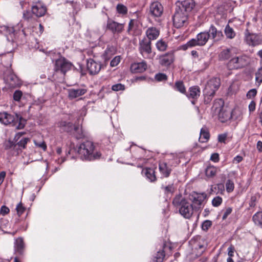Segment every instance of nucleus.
Wrapping results in <instances>:
<instances>
[{"instance_id": "f3484780", "label": "nucleus", "mask_w": 262, "mask_h": 262, "mask_svg": "<svg viewBox=\"0 0 262 262\" xmlns=\"http://www.w3.org/2000/svg\"><path fill=\"white\" fill-rule=\"evenodd\" d=\"M163 12V8L162 5L158 2L151 3L149 7V13L155 17H160Z\"/></svg>"}, {"instance_id": "6ab92c4d", "label": "nucleus", "mask_w": 262, "mask_h": 262, "mask_svg": "<svg viewBox=\"0 0 262 262\" xmlns=\"http://www.w3.org/2000/svg\"><path fill=\"white\" fill-rule=\"evenodd\" d=\"M87 92L88 89L85 86L77 89H70L68 90V97L70 99L72 100L84 95Z\"/></svg>"}, {"instance_id": "aec40b11", "label": "nucleus", "mask_w": 262, "mask_h": 262, "mask_svg": "<svg viewBox=\"0 0 262 262\" xmlns=\"http://www.w3.org/2000/svg\"><path fill=\"white\" fill-rule=\"evenodd\" d=\"M87 69L91 75L98 74L101 69V64L99 62H97L93 59L90 58L87 60Z\"/></svg>"}, {"instance_id": "423d86ee", "label": "nucleus", "mask_w": 262, "mask_h": 262, "mask_svg": "<svg viewBox=\"0 0 262 262\" xmlns=\"http://www.w3.org/2000/svg\"><path fill=\"white\" fill-rule=\"evenodd\" d=\"M0 122L5 125L15 126L17 129H23L26 124V120L21 117L16 115L15 117L6 112L0 113Z\"/></svg>"}, {"instance_id": "79ce46f5", "label": "nucleus", "mask_w": 262, "mask_h": 262, "mask_svg": "<svg viewBox=\"0 0 262 262\" xmlns=\"http://www.w3.org/2000/svg\"><path fill=\"white\" fill-rule=\"evenodd\" d=\"M16 210L18 215L20 216L26 210V208L24 207L22 203L20 202L16 206Z\"/></svg>"}, {"instance_id": "412c9836", "label": "nucleus", "mask_w": 262, "mask_h": 262, "mask_svg": "<svg viewBox=\"0 0 262 262\" xmlns=\"http://www.w3.org/2000/svg\"><path fill=\"white\" fill-rule=\"evenodd\" d=\"M226 106L224 105V101L222 98L215 99L213 102L211 108V114L213 117H215L216 114H219L220 111Z\"/></svg>"}, {"instance_id": "603ef678", "label": "nucleus", "mask_w": 262, "mask_h": 262, "mask_svg": "<svg viewBox=\"0 0 262 262\" xmlns=\"http://www.w3.org/2000/svg\"><path fill=\"white\" fill-rule=\"evenodd\" d=\"M164 190L165 193H172L174 190V188L172 185H169L168 186L162 187Z\"/></svg>"}, {"instance_id": "4d7b16f0", "label": "nucleus", "mask_w": 262, "mask_h": 262, "mask_svg": "<svg viewBox=\"0 0 262 262\" xmlns=\"http://www.w3.org/2000/svg\"><path fill=\"white\" fill-rule=\"evenodd\" d=\"M210 160L214 162L219 161V155L217 153H213L211 155Z\"/></svg>"}, {"instance_id": "7ed1b4c3", "label": "nucleus", "mask_w": 262, "mask_h": 262, "mask_svg": "<svg viewBox=\"0 0 262 262\" xmlns=\"http://www.w3.org/2000/svg\"><path fill=\"white\" fill-rule=\"evenodd\" d=\"M77 152L82 159L89 161L98 159L101 156V154L96 149L94 143L89 140L79 145Z\"/></svg>"}, {"instance_id": "a878e982", "label": "nucleus", "mask_w": 262, "mask_h": 262, "mask_svg": "<svg viewBox=\"0 0 262 262\" xmlns=\"http://www.w3.org/2000/svg\"><path fill=\"white\" fill-rule=\"evenodd\" d=\"M145 37L149 39V40L156 39L160 34V31L156 27H151L148 28L145 32Z\"/></svg>"}, {"instance_id": "4468645a", "label": "nucleus", "mask_w": 262, "mask_h": 262, "mask_svg": "<svg viewBox=\"0 0 262 262\" xmlns=\"http://www.w3.org/2000/svg\"><path fill=\"white\" fill-rule=\"evenodd\" d=\"M26 245L23 238L19 237L15 239L14 243V254L19 256H24Z\"/></svg>"}, {"instance_id": "bf43d9fd", "label": "nucleus", "mask_w": 262, "mask_h": 262, "mask_svg": "<svg viewBox=\"0 0 262 262\" xmlns=\"http://www.w3.org/2000/svg\"><path fill=\"white\" fill-rule=\"evenodd\" d=\"M234 252V247L231 245L228 248V255L229 256V257H232L233 256Z\"/></svg>"}, {"instance_id": "39448f33", "label": "nucleus", "mask_w": 262, "mask_h": 262, "mask_svg": "<svg viewBox=\"0 0 262 262\" xmlns=\"http://www.w3.org/2000/svg\"><path fill=\"white\" fill-rule=\"evenodd\" d=\"M220 85L221 81L219 78L213 77L207 81L203 90L204 102L205 104H207L210 103Z\"/></svg>"}, {"instance_id": "9b49d317", "label": "nucleus", "mask_w": 262, "mask_h": 262, "mask_svg": "<svg viewBox=\"0 0 262 262\" xmlns=\"http://www.w3.org/2000/svg\"><path fill=\"white\" fill-rule=\"evenodd\" d=\"M248 63V57L246 56H241L232 58L228 65L231 69H239L245 67Z\"/></svg>"}, {"instance_id": "09e8293b", "label": "nucleus", "mask_w": 262, "mask_h": 262, "mask_svg": "<svg viewBox=\"0 0 262 262\" xmlns=\"http://www.w3.org/2000/svg\"><path fill=\"white\" fill-rule=\"evenodd\" d=\"M212 222L210 221L206 220L202 225V228L204 231H207L211 226Z\"/></svg>"}, {"instance_id": "e2e57ef3", "label": "nucleus", "mask_w": 262, "mask_h": 262, "mask_svg": "<svg viewBox=\"0 0 262 262\" xmlns=\"http://www.w3.org/2000/svg\"><path fill=\"white\" fill-rule=\"evenodd\" d=\"M5 177H6V172L5 171L1 172V173H0V185L3 182Z\"/></svg>"}, {"instance_id": "9d476101", "label": "nucleus", "mask_w": 262, "mask_h": 262, "mask_svg": "<svg viewBox=\"0 0 262 262\" xmlns=\"http://www.w3.org/2000/svg\"><path fill=\"white\" fill-rule=\"evenodd\" d=\"M210 37V34L207 32H202L199 33L195 38L191 39L187 42L188 47H194L196 46H203L208 41Z\"/></svg>"}, {"instance_id": "0e129e2a", "label": "nucleus", "mask_w": 262, "mask_h": 262, "mask_svg": "<svg viewBox=\"0 0 262 262\" xmlns=\"http://www.w3.org/2000/svg\"><path fill=\"white\" fill-rule=\"evenodd\" d=\"M257 149L259 152L262 151V142L260 141H258L257 143Z\"/></svg>"}, {"instance_id": "4c0bfd02", "label": "nucleus", "mask_w": 262, "mask_h": 262, "mask_svg": "<svg viewBox=\"0 0 262 262\" xmlns=\"http://www.w3.org/2000/svg\"><path fill=\"white\" fill-rule=\"evenodd\" d=\"M230 51L229 49L223 50L219 55V58L221 60H227L230 57Z\"/></svg>"}, {"instance_id": "a19ab883", "label": "nucleus", "mask_w": 262, "mask_h": 262, "mask_svg": "<svg viewBox=\"0 0 262 262\" xmlns=\"http://www.w3.org/2000/svg\"><path fill=\"white\" fill-rule=\"evenodd\" d=\"M226 191L229 193L233 191L234 189V184L232 181L231 180H228L226 183Z\"/></svg>"}, {"instance_id": "13d9d810", "label": "nucleus", "mask_w": 262, "mask_h": 262, "mask_svg": "<svg viewBox=\"0 0 262 262\" xmlns=\"http://www.w3.org/2000/svg\"><path fill=\"white\" fill-rule=\"evenodd\" d=\"M227 138L226 134H221L218 136V141L221 143H225Z\"/></svg>"}, {"instance_id": "c756f323", "label": "nucleus", "mask_w": 262, "mask_h": 262, "mask_svg": "<svg viewBox=\"0 0 262 262\" xmlns=\"http://www.w3.org/2000/svg\"><path fill=\"white\" fill-rule=\"evenodd\" d=\"M210 138L209 131L206 128H202L200 131L199 141L202 143H205L208 141Z\"/></svg>"}, {"instance_id": "49530a36", "label": "nucleus", "mask_w": 262, "mask_h": 262, "mask_svg": "<svg viewBox=\"0 0 262 262\" xmlns=\"http://www.w3.org/2000/svg\"><path fill=\"white\" fill-rule=\"evenodd\" d=\"M112 90L114 91H123L125 90V86L122 84L117 83L112 85Z\"/></svg>"}, {"instance_id": "338daca9", "label": "nucleus", "mask_w": 262, "mask_h": 262, "mask_svg": "<svg viewBox=\"0 0 262 262\" xmlns=\"http://www.w3.org/2000/svg\"><path fill=\"white\" fill-rule=\"evenodd\" d=\"M30 17V13L29 12L26 11L24 13V18L28 20Z\"/></svg>"}, {"instance_id": "c9c22d12", "label": "nucleus", "mask_w": 262, "mask_h": 262, "mask_svg": "<svg viewBox=\"0 0 262 262\" xmlns=\"http://www.w3.org/2000/svg\"><path fill=\"white\" fill-rule=\"evenodd\" d=\"M156 46L158 50L161 52L165 51L168 47L167 43L162 39L158 40L156 44Z\"/></svg>"}, {"instance_id": "f03ea898", "label": "nucleus", "mask_w": 262, "mask_h": 262, "mask_svg": "<svg viewBox=\"0 0 262 262\" xmlns=\"http://www.w3.org/2000/svg\"><path fill=\"white\" fill-rule=\"evenodd\" d=\"M25 134V132H19L15 135L13 141H6L4 144L5 149L8 150L13 155H18L30 141L29 138L23 137Z\"/></svg>"}, {"instance_id": "393cba45", "label": "nucleus", "mask_w": 262, "mask_h": 262, "mask_svg": "<svg viewBox=\"0 0 262 262\" xmlns=\"http://www.w3.org/2000/svg\"><path fill=\"white\" fill-rule=\"evenodd\" d=\"M207 32L210 34V37L215 41L220 40L223 37L222 31L217 30L213 25H211L209 31Z\"/></svg>"}, {"instance_id": "4be33fe9", "label": "nucleus", "mask_w": 262, "mask_h": 262, "mask_svg": "<svg viewBox=\"0 0 262 262\" xmlns=\"http://www.w3.org/2000/svg\"><path fill=\"white\" fill-rule=\"evenodd\" d=\"M47 11L46 6L41 3L38 2L36 3L32 7V12L37 17H41L43 16Z\"/></svg>"}, {"instance_id": "2eb2a0df", "label": "nucleus", "mask_w": 262, "mask_h": 262, "mask_svg": "<svg viewBox=\"0 0 262 262\" xmlns=\"http://www.w3.org/2000/svg\"><path fill=\"white\" fill-rule=\"evenodd\" d=\"M245 40L249 46H256L262 43V37L256 34L247 32L245 34Z\"/></svg>"}, {"instance_id": "774afa93", "label": "nucleus", "mask_w": 262, "mask_h": 262, "mask_svg": "<svg viewBox=\"0 0 262 262\" xmlns=\"http://www.w3.org/2000/svg\"><path fill=\"white\" fill-rule=\"evenodd\" d=\"M257 55L258 56H259L260 58V64L262 63V49L259 50L257 53Z\"/></svg>"}, {"instance_id": "69168bd1", "label": "nucleus", "mask_w": 262, "mask_h": 262, "mask_svg": "<svg viewBox=\"0 0 262 262\" xmlns=\"http://www.w3.org/2000/svg\"><path fill=\"white\" fill-rule=\"evenodd\" d=\"M243 160L242 157L240 156H237L234 158V161H236L237 163H239Z\"/></svg>"}, {"instance_id": "ea45409f", "label": "nucleus", "mask_w": 262, "mask_h": 262, "mask_svg": "<svg viewBox=\"0 0 262 262\" xmlns=\"http://www.w3.org/2000/svg\"><path fill=\"white\" fill-rule=\"evenodd\" d=\"M155 79L157 81H165L167 80V76L164 73H159L155 75Z\"/></svg>"}, {"instance_id": "bb28decb", "label": "nucleus", "mask_w": 262, "mask_h": 262, "mask_svg": "<svg viewBox=\"0 0 262 262\" xmlns=\"http://www.w3.org/2000/svg\"><path fill=\"white\" fill-rule=\"evenodd\" d=\"M58 126L63 132H71L75 126L71 122L61 121L58 122Z\"/></svg>"}, {"instance_id": "2f4dec72", "label": "nucleus", "mask_w": 262, "mask_h": 262, "mask_svg": "<svg viewBox=\"0 0 262 262\" xmlns=\"http://www.w3.org/2000/svg\"><path fill=\"white\" fill-rule=\"evenodd\" d=\"M224 32L227 38L232 39L235 36V32L229 25L226 26Z\"/></svg>"}, {"instance_id": "7c9ffc66", "label": "nucleus", "mask_w": 262, "mask_h": 262, "mask_svg": "<svg viewBox=\"0 0 262 262\" xmlns=\"http://www.w3.org/2000/svg\"><path fill=\"white\" fill-rule=\"evenodd\" d=\"M173 88L182 94H186V88L182 81H177L174 83Z\"/></svg>"}, {"instance_id": "8fccbe9b", "label": "nucleus", "mask_w": 262, "mask_h": 262, "mask_svg": "<svg viewBox=\"0 0 262 262\" xmlns=\"http://www.w3.org/2000/svg\"><path fill=\"white\" fill-rule=\"evenodd\" d=\"M257 94V91L255 89H252L249 90L247 93L246 96L248 99L254 98Z\"/></svg>"}, {"instance_id": "c85d7f7f", "label": "nucleus", "mask_w": 262, "mask_h": 262, "mask_svg": "<svg viewBox=\"0 0 262 262\" xmlns=\"http://www.w3.org/2000/svg\"><path fill=\"white\" fill-rule=\"evenodd\" d=\"M142 172L144 173L146 178L150 182H155L156 181L157 178L155 175V170L150 168H146L142 170Z\"/></svg>"}, {"instance_id": "473e14b6", "label": "nucleus", "mask_w": 262, "mask_h": 262, "mask_svg": "<svg viewBox=\"0 0 262 262\" xmlns=\"http://www.w3.org/2000/svg\"><path fill=\"white\" fill-rule=\"evenodd\" d=\"M255 84L259 86L262 83V66L258 69L255 74Z\"/></svg>"}, {"instance_id": "864d4df0", "label": "nucleus", "mask_w": 262, "mask_h": 262, "mask_svg": "<svg viewBox=\"0 0 262 262\" xmlns=\"http://www.w3.org/2000/svg\"><path fill=\"white\" fill-rule=\"evenodd\" d=\"M10 211V210L8 207L7 206L3 205L2 206L1 208L0 213L3 215H5L7 214Z\"/></svg>"}, {"instance_id": "680f3d73", "label": "nucleus", "mask_w": 262, "mask_h": 262, "mask_svg": "<svg viewBox=\"0 0 262 262\" xmlns=\"http://www.w3.org/2000/svg\"><path fill=\"white\" fill-rule=\"evenodd\" d=\"M134 26V20L131 19L128 24V27L127 29V32L129 33L130 31L132 30Z\"/></svg>"}, {"instance_id": "1a4fd4ad", "label": "nucleus", "mask_w": 262, "mask_h": 262, "mask_svg": "<svg viewBox=\"0 0 262 262\" xmlns=\"http://www.w3.org/2000/svg\"><path fill=\"white\" fill-rule=\"evenodd\" d=\"M189 198L194 210L198 211L203 207V203L206 198V194L193 191L189 194Z\"/></svg>"}, {"instance_id": "b1692460", "label": "nucleus", "mask_w": 262, "mask_h": 262, "mask_svg": "<svg viewBox=\"0 0 262 262\" xmlns=\"http://www.w3.org/2000/svg\"><path fill=\"white\" fill-rule=\"evenodd\" d=\"M147 63L145 61L141 62L134 63L131 64L130 71L133 73H142L147 69Z\"/></svg>"}, {"instance_id": "dca6fc26", "label": "nucleus", "mask_w": 262, "mask_h": 262, "mask_svg": "<svg viewBox=\"0 0 262 262\" xmlns=\"http://www.w3.org/2000/svg\"><path fill=\"white\" fill-rule=\"evenodd\" d=\"M159 63L165 67L170 66L174 60V52L169 51L165 54L161 55L159 56Z\"/></svg>"}, {"instance_id": "de8ad7c7", "label": "nucleus", "mask_w": 262, "mask_h": 262, "mask_svg": "<svg viewBox=\"0 0 262 262\" xmlns=\"http://www.w3.org/2000/svg\"><path fill=\"white\" fill-rule=\"evenodd\" d=\"M23 96V93L19 90L15 91L13 94V99L16 101H19Z\"/></svg>"}, {"instance_id": "58836bf2", "label": "nucleus", "mask_w": 262, "mask_h": 262, "mask_svg": "<svg viewBox=\"0 0 262 262\" xmlns=\"http://www.w3.org/2000/svg\"><path fill=\"white\" fill-rule=\"evenodd\" d=\"M74 130L76 133L75 136L77 139H81L84 137V135L81 128H80L78 126H75L74 127Z\"/></svg>"}, {"instance_id": "72a5a7b5", "label": "nucleus", "mask_w": 262, "mask_h": 262, "mask_svg": "<svg viewBox=\"0 0 262 262\" xmlns=\"http://www.w3.org/2000/svg\"><path fill=\"white\" fill-rule=\"evenodd\" d=\"M217 172V168L213 166H208L205 170V173L207 177H213L215 176Z\"/></svg>"}, {"instance_id": "5701e85b", "label": "nucleus", "mask_w": 262, "mask_h": 262, "mask_svg": "<svg viewBox=\"0 0 262 262\" xmlns=\"http://www.w3.org/2000/svg\"><path fill=\"white\" fill-rule=\"evenodd\" d=\"M167 249L171 250V247L165 242L163 244L162 249L159 250L153 257L152 262H163Z\"/></svg>"}, {"instance_id": "f8f14e48", "label": "nucleus", "mask_w": 262, "mask_h": 262, "mask_svg": "<svg viewBox=\"0 0 262 262\" xmlns=\"http://www.w3.org/2000/svg\"><path fill=\"white\" fill-rule=\"evenodd\" d=\"M179 163V161L176 159L174 162L169 161L168 163L165 162H160L159 163V169L161 174L165 178H168L172 171L171 167L176 166Z\"/></svg>"}, {"instance_id": "a211bd4d", "label": "nucleus", "mask_w": 262, "mask_h": 262, "mask_svg": "<svg viewBox=\"0 0 262 262\" xmlns=\"http://www.w3.org/2000/svg\"><path fill=\"white\" fill-rule=\"evenodd\" d=\"M234 111H230L227 106L224 107L219 114H216L215 117H217L221 122H225L232 118Z\"/></svg>"}, {"instance_id": "e433bc0d", "label": "nucleus", "mask_w": 262, "mask_h": 262, "mask_svg": "<svg viewBox=\"0 0 262 262\" xmlns=\"http://www.w3.org/2000/svg\"><path fill=\"white\" fill-rule=\"evenodd\" d=\"M117 12L122 15L127 14L128 12L127 8L122 4H118L116 6Z\"/></svg>"}, {"instance_id": "3c124183", "label": "nucleus", "mask_w": 262, "mask_h": 262, "mask_svg": "<svg viewBox=\"0 0 262 262\" xmlns=\"http://www.w3.org/2000/svg\"><path fill=\"white\" fill-rule=\"evenodd\" d=\"M120 62V57L119 56L115 57L111 61L110 65L112 67L117 66Z\"/></svg>"}, {"instance_id": "20e7f679", "label": "nucleus", "mask_w": 262, "mask_h": 262, "mask_svg": "<svg viewBox=\"0 0 262 262\" xmlns=\"http://www.w3.org/2000/svg\"><path fill=\"white\" fill-rule=\"evenodd\" d=\"M172 204L179 208V213L185 219H190L194 210V208L181 194L176 195L172 201Z\"/></svg>"}, {"instance_id": "37998d69", "label": "nucleus", "mask_w": 262, "mask_h": 262, "mask_svg": "<svg viewBox=\"0 0 262 262\" xmlns=\"http://www.w3.org/2000/svg\"><path fill=\"white\" fill-rule=\"evenodd\" d=\"M222 198L219 196L213 198L212 201V204L214 207L219 206L222 203Z\"/></svg>"}, {"instance_id": "052dcab7", "label": "nucleus", "mask_w": 262, "mask_h": 262, "mask_svg": "<svg viewBox=\"0 0 262 262\" xmlns=\"http://www.w3.org/2000/svg\"><path fill=\"white\" fill-rule=\"evenodd\" d=\"M256 201V197L255 196H252L251 197L250 201L249 202V206L251 207H255V206L256 205V204H255Z\"/></svg>"}, {"instance_id": "a18cd8bd", "label": "nucleus", "mask_w": 262, "mask_h": 262, "mask_svg": "<svg viewBox=\"0 0 262 262\" xmlns=\"http://www.w3.org/2000/svg\"><path fill=\"white\" fill-rule=\"evenodd\" d=\"M34 142L36 146L41 148L43 151H46L47 150V145L44 141L37 142L36 140H34Z\"/></svg>"}, {"instance_id": "6e6552de", "label": "nucleus", "mask_w": 262, "mask_h": 262, "mask_svg": "<svg viewBox=\"0 0 262 262\" xmlns=\"http://www.w3.org/2000/svg\"><path fill=\"white\" fill-rule=\"evenodd\" d=\"M138 51L145 58H149L152 52L151 42L149 39L144 37L139 40Z\"/></svg>"}, {"instance_id": "ddd939ff", "label": "nucleus", "mask_w": 262, "mask_h": 262, "mask_svg": "<svg viewBox=\"0 0 262 262\" xmlns=\"http://www.w3.org/2000/svg\"><path fill=\"white\" fill-rule=\"evenodd\" d=\"M124 23H119L108 18L107 21L106 28L113 34L121 33L124 30Z\"/></svg>"}, {"instance_id": "6e6d98bb", "label": "nucleus", "mask_w": 262, "mask_h": 262, "mask_svg": "<svg viewBox=\"0 0 262 262\" xmlns=\"http://www.w3.org/2000/svg\"><path fill=\"white\" fill-rule=\"evenodd\" d=\"M232 211V208L228 207V208H226L225 211V212H224V215L223 216V220H225L227 217V216L230 214H231Z\"/></svg>"}, {"instance_id": "5fc2aeb1", "label": "nucleus", "mask_w": 262, "mask_h": 262, "mask_svg": "<svg viewBox=\"0 0 262 262\" xmlns=\"http://www.w3.org/2000/svg\"><path fill=\"white\" fill-rule=\"evenodd\" d=\"M255 107H256V103L254 101H252L249 106V111L250 113H251L252 112H253L255 110Z\"/></svg>"}, {"instance_id": "cd10ccee", "label": "nucleus", "mask_w": 262, "mask_h": 262, "mask_svg": "<svg viewBox=\"0 0 262 262\" xmlns=\"http://www.w3.org/2000/svg\"><path fill=\"white\" fill-rule=\"evenodd\" d=\"M200 89L198 86H193L189 89V93L186 94L187 97L197 99L200 95Z\"/></svg>"}, {"instance_id": "f257e3e1", "label": "nucleus", "mask_w": 262, "mask_h": 262, "mask_svg": "<svg viewBox=\"0 0 262 262\" xmlns=\"http://www.w3.org/2000/svg\"><path fill=\"white\" fill-rule=\"evenodd\" d=\"M194 6L193 0L178 1L176 3L173 22L176 28H181L187 24L188 12L192 10Z\"/></svg>"}, {"instance_id": "c03bdc74", "label": "nucleus", "mask_w": 262, "mask_h": 262, "mask_svg": "<svg viewBox=\"0 0 262 262\" xmlns=\"http://www.w3.org/2000/svg\"><path fill=\"white\" fill-rule=\"evenodd\" d=\"M113 54V51L110 48H108L105 51L103 54V57L105 60H108L112 57Z\"/></svg>"}, {"instance_id": "0eeeda50", "label": "nucleus", "mask_w": 262, "mask_h": 262, "mask_svg": "<svg viewBox=\"0 0 262 262\" xmlns=\"http://www.w3.org/2000/svg\"><path fill=\"white\" fill-rule=\"evenodd\" d=\"M72 63L63 57H60L55 61L54 70L55 73H60L63 75L69 71Z\"/></svg>"}, {"instance_id": "f704fd0d", "label": "nucleus", "mask_w": 262, "mask_h": 262, "mask_svg": "<svg viewBox=\"0 0 262 262\" xmlns=\"http://www.w3.org/2000/svg\"><path fill=\"white\" fill-rule=\"evenodd\" d=\"M254 223L262 227V211L258 212L253 216Z\"/></svg>"}]
</instances>
